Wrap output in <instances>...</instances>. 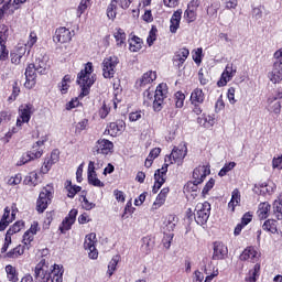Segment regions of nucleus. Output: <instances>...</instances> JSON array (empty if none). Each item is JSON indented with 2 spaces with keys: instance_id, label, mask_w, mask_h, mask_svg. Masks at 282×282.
Wrapping results in <instances>:
<instances>
[{
  "instance_id": "nucleus-1",
  "label": "nucleus",
  "mask_w": 282,
  "mask_h": 282,
  "mask_svg": "<svg viewBox=\"0 0 282 282\" xmlns=\"http://www.w3.org/2000/svg\"><path fill=\"white\" fill-rule=\"evenodd\" d=\"M167 94L166 84H160L155 89V94L153 89L149 87L143 93V105L147 107L153 105L154 111H162V105H164V98H166Z\"/></svg>"
},
{
  "instance_id": "nucleus-2",
  "label": "nucleus",
  "mask_w": 282,
  "mask_h": 282,
  "mask_svg": "<svg viewBox=\"0 0 282 282\" xmlns=\"http://www.w3.org/2000/svg\"><path fill=\"white\" fill-rule=\"evenodd\" d=\"M94 65L91 62H88L83 70L77 75V85H79L82 93L79 98H85V96H89V89H91V85L96 83V78H94Z\"/></svg>"
},
{
  "instance_id": "nucleus-3",
  "label": "nucleus",
  "mask_w": 282,
  "mask_h": 282,
  "mask_svg": "<svg viewBox=\"0 0 282 282\" xmlns=\"http://www.w3.org/2000/svg\"><path fill=\"white\" fill-rule=\"evenodd\" d=\"M210 217V203H198L194 210V219L198 226H204Z\"/></svg>"
},
{
  "instance_id": "nucleus-4",
  "label": "nucleus",
  "mask_w": 282,
  "mask_h": 282,
  "mask_svg": "<svg viewBox=\"0 0 282 282\" xmlns=\"http://www.w3.org/2000/svg\"><path fill=\"white\" fill-rule=\"evenodd\" d=\"M120 59L116 55H110L105 57L101 63L102 76L104 78H113L116 76V67H118Z\"/></svg>"
},
{
  "instance_id": "nucleus-5",
  "label": "nucleus",
  "mask_w": 282,
  "mask_h": 282,
  "mask_svg": "<svg viewBox=\"0 0 282 282\" xmlns=\"http://www.w3.org/2000/svg\"><path fill=\"white\" fill-rule=\"evenodd\" d=\"M187 153L188 149L186 145L175 147L171 154L165 158V164H177L178 166H182Z\"/></svg>"
},
{
  "instance_id": "nucleus-6",
  "label": "nucleus",
  "mask_w": 282,
  "mask_h": 282,
  "mask_svg": "<svg viewBox=\"0 0 282 282\" xmlns=\"http://www.w3.org/2000/svg\"><path fill=\"white\" fill-rule=\"evenodd\" d=\"M50 263L45 259H42L35 267L34 278L36 282L50 281Z\"/></svg>"
},
{
  "instance_id": "nucleus-7",
  "label": "nucleus",
  "mask_w": 282,
  "mask_h": 282,
  "mask_svg": "<svg viewBox=\"0 0 282 282\" xmlns=\"http://www.w3.org/2000/svg\"><path fill=\"white\" fill-rule=\"evenodd\" d=\"M131 6V0L122 1V0H111L107 8V17L110 21H115L118 14V7L127 10Z\"/></svg>"
},
{
  "instance_id": "nucleus-8",
  "label": "nucleus",
  "mask_w": 282,
  "mask_h": 282,
  "mask_svg": "<svg viewBox=\"0 0 282 282\" xmlns=\"http://www.w3.org/2000/svg\"><path fill=\"white\" fill-rule=\"evenodd\" d=\"M52 202V188L44 187L39 195L36 202L37 213H43L47 209V205Z\"/></svg>"
},
{
  "instance_id": "nucleus-9",
  "label": "nucleus",
  "mask_w": 282,
  "mask_h": 282,
  "mask_svg": "<svg viewBox=\"0 0 282 282\" xmlns=\"http://www.w3.org/2000/svg\"><path fill=\"white\" fill-rule=\"evenodd\" d=\"M34 113V106L28 104L22 105L19 108V117L17 119V127H22L23 124L30 122V118Z\"/></svg>"
},
{
  "instance_id": "nucleus-10",
  "label": "nucleus",
  "mask_w": 282,
  "mask_h": 282,
  "mask_svg": "<svg viewBox=\"0 0 282 282\" xmlns=\"http://www.w3.org/2000/svg\"><path fill=\"white\" fill-rule=\"evenodd\" d=\"M236 74H237V66L232 64H227L221 74L220 79L217 83L218 87H226L228 83H230L232 78H235Z\"/></svg>"
},
{
  "instance_id": "nucleus-11",
  "label": "nucleus",
  "mask_w": 282,
  "mask_h": 282,
  "mask_svg": "<svg viewBox=\"0 0 282 282\" xmlns=\"http://www.w3.org/2000/svg\"><path fill=\"white\" fill-rule=\"evenodd\" d=\"M85 250H88L89 259H98V249H96V234H88L84 242Z\"/></svg>"
},
{
  "instance_id": "nucleus-12",
  "label": "nucleus",
  "mask_w": 282,
  "mask_h": 282,
  "mask_svg": "<svg viewBox=\"0 0 282 282\" xmlns=\"http://www.w3.org/2000/svg\"><path fill=\"white\" fill-rule=\"evenodd\" d=\"M166 173H169V164H164L161 169L156 170L154 173V186L153 193H158L159 188H162L164 182H166Z\"/></svg>"
},
{
  "instance_id": "nucleus-13",
  "label": "nucleus",
  "mask_w": 282,
  "mask_h": 282,
  "mask_svg": "<svg viewBox=\"0 0 282 282\" xmlns=\"http://www.w3.org/2000/svg\"><path fill=\"white\" fill-rule=\"evenodd\" d=\"M197 8H199V0H192L187 4V9L184 12V19L187 23H194L197 20Z\"/></svg>"
},
{
  "instance_id": "nucleus-14",
  "label": "nucleus",
  "mask_w": 282,
  "mask_h": 282,
  "mask_svg": "<svg viewBox=\"0 0 282 282\" xmlns=\"http://www.w3.org/2000/svg\"><path fill=\"white\" fill-rule=\"evenodd\" d=\"M94 149L98 155H109L113 150V143L107 139H99Z\"/></svg>"
},
{
  "instance_id": "nucleus-15",
  "label": "nucleus",
  "mask_w": 282,
  "mask_h": 282,
  "mask_svg": "<svg viewBox=\"0 0 282 282\" xmlns=\"http://www.w3.org/2000/svg\"><path fill=\"white\" fill-rule=\"evenodd\" d=\"M54 43H69L72 41V31L69 29L62 26L56 29L55 34L53 35Z\"/></svg>"
},
{
  "instance_id": "nucleus-16",
  "label": "nucleus",
  "mask_w": 282,
  "mask_h": 282,
  "mask_svg": "<svg viewBox=\"0 0 282 282\" xmlns=\"http://www.w3.org/2000/svg\"><path fill=\"white\" fill-rule=\"evenodd\" d=\"M207 175H210V166L199 165L193 172V180L195 181V184H202Z\"/></svg>"
},
{
  "instance_id": "nucleus-17",
  "label": "nucleus",
  "mask_w": 282,
  "mask_h": 282,
  "mask_svg": "<svg viewBox=\"0 0 282 282\" xmlns=\"http://www.w3.org/2000/svg\"><path fill=\"white\" fill-rule=\"evenodd\" d=\"M26 82L24 83V87L26 89H32L34 85H36V66L34 64H29L25 70Z\"/></svg>"
},
{
  "instance_id": "nucleus-18",
  "label": "nucleus",
  "mask_w": 282,
  "mask_h": 282,
  "mask_svg": "<svg viewBox=\"0 0 282 282\" xmlns=\"http://www.w3.org/2000/svg\"><path fill=\"white\" fill-rule=\"evenodd\" d=\"M76 215H78V210L72 209L68 215L65 217V219L62 221V225L59 226L61 232L65 234L67 230H72V226H74L76 221Z\"/></svg>"
},
{
  "instance_id": "nucleus-19",
  "label": "nucleus",
  "mask_w": 282,
  "mask_h": 282,
  "mask_svg": "<svg viewBox=\"0 0 282 282\" xmlns=\"http://www.w3.org/2000/svg\"><path fill=\"white\" fill-rule=\"evenodd\" d=\"M36 232H39V223L34 221L30 229L23 235L22 243H24L26 248H32V241H34V235H36Z\"/></svg>"
},
{
  "instance_id": "nucleus-20",
  "label": "nucleus",
  "mask_w": 282,
  "mask_h": 282,
  "mask_svg": "<svg viewBox=\"0 0 282 282\" xmlns=\"http://www.w3.org/2000/svg\"><path fill=\"white\" fill-rule=\"evenodd\" d=\"M261 254L254 247H247L242 253L240 254V261H250V263H254Z\"/></svg>"
},
{
  "instance_id": "nucleus-21",
  "label": "nucleus",
  "mask_w": 282,
  "mask_h": 282,
  "mask_svg": "<svg viewBox=\"0 0 282 282\" xmlns=\"http://www.w3.org/2000/svg\"><path fill=\"white\" fill-rule=\"evenodd\" d=\"M191 52L187 48H181L178 50L173 57V65L177 67L178 69L186 63V58H188V55Z\"/></svg>"
},
{
  "instance_id": "nucleus-22",
  "label": "nucleus",
  "mask_w": 282,
  "mask_h": 282,
  "mask_svg": "<svg viewBox=\"0 0 282 282\" xmlns=\"http://www.w3.org/2000/svg\"><path fill=\"white\" fill-rule=\"evenodd\" d=\"M182 22V9L176 10L170 19V32L171 34H177L180 30V23Z\"/></svg>"
},
{
  "instance_id": "nucleus-23",
  "label": "nucleus",
  "mask_w": 282,
  "mask_h": 282,
  "mask_svg": "<svg viewBox=\"0 0 282 282\" xmlns=\"http://www.w3.org/2000/svg\"><path fill=\"white\" fill-rule=\"evenodd\" d=\"M45 142H47V137H42L41 140L33 144L31 151L28 152L31 154V158H33V160H39L40 158H42L43 150L41 149V147H43Z\"/></svg>"
},
{
  "instance_id": "nucleus-24",
  "label": "nucleus",
  "mask_w": 282,
  "mask_h": 282,
  "mask_svg": "<svg viewBox=\"0 0 282 282\" xmlns=\"http://www.w3.org/2000/svg\"><path fill=\"white\" fill-rule=\"evenodd\" d=\"M30 248L31 247L25 246V243L18 245L15 248L4 253V259H19V257H23L25 250H30Z\"/></svg>"
},
{
  "instance_id": "nucleus-25",
  "label": "nucleus",
  "mask_w": 282,
  "mask_h": 282,
  "mask_svg": "<svg viewBox=\"0 0 282 282\" xmlns=\"http://www.w3.org/2000/svg\"><path fill=\"white\" fill-rule=\"evenodd\" d=\"M228 254V247L224 245V242H215L214 243V253H213V259L215 261H220Z\"/></svg>"
},
{
  "instance_id": "nucleus-26",
  "label": "nucleus",
  "mask_w": 282,
  "mask_h": 282,
  "mask_svg": "<svg viewBox=\"0 0 282 282\" xmlns=\"http://www.w3.org/2000/svg\"><path fill=\"white\" fill-rule=\"evenodd\" d=\"M206 100V94H204V90L202 88H195L192 90L189 102L191 105H204Z\"/></svg>"
},
{
  "instance_id": "nucleus-27",
  "label": "nucleus",
  "mask_w": 282,
  "mask_h": 282,
  "mask_svg": "<svg viewBox=\"0 0 282 282\" xmlns=\"http://www.w3.org/2000/svg\"><path fill=\"white\" fill-rule=\"evenodd\" d=\"M126 123L122 120H117L115 122H110L109 126L107 127V131L109 135H112L115 138L119 133H122L124 131Z\"/></svg>"
},
{
  "instance_id": "nucleus-28",
  "label": "nucleus",
  "mask_w": 282,
  "mask_h": 282,
  "mask_svg": "<svg viewBox=\"0 0 282 282\" xmlns=\"http://www.w3.org/2000/svg\"><path fill=\"white\" fill-rule=\"evenodd\" d=\"M51 282H63V267L53 264L48 267Z\"/></svg>"
},
{
  "instance_id": "nucleus-29",
  "label": "nucleus",
  "mask_w": 282,
  "mask_h": 282,
  "mask_svg": "<svg viewBox=\"0 0 282 282\" xmlns=\"http://www.w3.org/2000/svg\"><path fill=\"white\" fill-rule=\"evenodd\" d=\"M268 78H269V80H271V83H274V85H276V83H281V80H282L281 63L273 64V69H272V72H270L268 74Z\"/></svg>"
},
{
  "instance_id": "nucleus-30",
  "label": "nucleus",
  "mask_w": 282,
  "mask_h": 282,
  "mask_svg": "<svg viewBox=\"0 0 282 282\" xmlns=\"http://www.w3.org/2000/svg\"><path fill=\"white\" fill-rule=\"evenodd\" d=\"M170 193L169 187H165L163 189H161L160 194L156 196L151 210H158L159 208H162V206H164L165 202H166V197Z\"/></svg>"
},
{
  "instance_id": "nucleus-31",
  "label": "nucleus",
  "mask_w": 282,
  "mask_h": 282,
  "mask_svg": "<svg viewBox=\"0 0 282 282\" xmlns=\"http://www.w3.org/2000/svg\"><path fill=\"white\" fill-rule=\"evenodd\" d=\"M37 74H45L50 69V57L42 56L36 58L35 64H33Z\"/></svg>"
},
{
  "instance_id": "nucleus-32",
  "label": "nucleus",
  "mask_w": 282,
  "mask_h": 282,
  "mask_svg": "<svg viewBox=\"0 0 282 282\" xmlns=\"http://www.w3.org/2000/svg\"><path fill=\"white\" fill-rule=\"evenodd\" d=\"M267 110L279 116L281 113V101H276V97L270 96L267 99Z\"/></svg>"
},
{
  "instance_id": "nucleus-33",
  "label": "nucleus",
  "mask_w": 282,
  "mask_h": 282,
  "mask_svg": "<svg viewBox=\"0 0 282 282\" xmlns=\"http://www.w3.org/2000/svg\"><path fill=\"white\" fill-rule=\"evenodd\" d=\"M158 78V74L153 70H149L142 75V77L137 82L139 87H147V85H151L153 80Z\"/></svg>"
},
{
  "instance_id": "nucleus-34",
  "label": "nucleus",
  "mask_w": 282,
  "mask_h": 282,
  "mask_svg": "<svg viewBox=\"0 0 282 282\" xmlns=\"http://www.w3.org/2000/svg\"><path fill=\"white\" fill-rule=\"evenodd\" d=\"M241 204V192L238 188H235L231 192V199L228 203V208L231 213H235V208Z\"/></svg>"
},
{
  "instance_id": "nucleus-35",
  "label": "nucleus",
  "mask_w": 282,
  "mask_h": 282,
  "mask_svg": "<svg viewBox=\"0 0 282 282\" xmlns=\"http://www.w3.org/2000/svg\"><path fill=\"white\" fill-rule=\"evenodd\" d=\"M24 184L26 186H31V188H34V186H39V184H41V178L39 177V173H36L35 171L30 172L24 177Z\"/></svg>"
},
{
  "instance_id": "nucleus-36",
  "label": "nucleus",
  "mask_w": 282,
  "mask_h": 282,
  "mask_svg": "<svg viewBox=\"0 0 282 282\" xmlns=\"http://www.w3.org/2000/svg\"><path fill=\"white\" fill-rule=\"evenodd\" d=\"M259 272H261V264L256 263L251 270L247 273L245 281L246 282H257V278L259 276Z\"/></svg>"
},
{
  "instance_id": "nucleus-37",
  "label": "nucleus",
  "mask_w": 282,
  "mask_h": 282,
  "mask_svg": "<svg viewBox=\"0 0 282 282\" xmlns=\"http://www.w3.org/2000/svg\"><path fill=\"white\" fill-rule=\"evenodd\" d=\"M10 224H12V218L10 217V207H6L0 220V232H3V230L10 226Z\"/></svg>"
},
{
  "instance_id": "nucleus-38",
  "label": "nucleus",
  "mask_w": 282,
  "mask_h": 282,
  "mask_svg": "<svg viewBox=\"0 0 282 282\" xmlns=\"http://www.w3.org/2000/svg\"><path fill=\"white\" fill-rule=\"evenodd\" d=\"M270 203H260L258 207V217L259 219H268L270 215Z\"/></svg>"
},
{
  "instance_id": "nucleus-39",
  "label": "nucleus",
  "mask_w": 282,
  "mask_h": 282,
  "mask_svg": "<svg viewBox=\"0 0 282 282\" xmlns=\"http://www.w3.org/2000/svg\"><path fill=\"white\" fill-rule=\"evenodd\" d=\"M273 215L281 221L282 219V193L279 195V198L273 203Z\"/></svg>"
},
{
  "instance_id": "nucleus-40",
  "label": "nucleus",
  "mask_w": 282,
  "mask_h": 282,
  "mask_svg": "<svg viewBox=\"0 0 282 282\" xmlns=\"http://www.w3.org/2000/svg\"><path fill=\"white\" fill-rule=\"evenodd\" d=\"M129 50L130 52H140L142 50V39L132 36L129 40Z\"/></svg>"
},
{
  "instance_id": "nucleus-41",
  "label": "nucleus",
  "mask_w": 282,
  "mask_h": 282,
  "mask_svg": "<svg viewBox=\"0 0 282 282\" xmlns=\"http://www.w3.org/2000/svg\"><path fill=\"white\" fill-rule=\"evenodd\" d=\"M65 188L67 191V197L74 198L77 193H80V186L72 185V181H66Z\"/></svg>"
},
{
  "instance_id": "nucleus-42",
  "label": "nucleus",
  "mask_w": 282,
  "mask_h": 282,
  "mask_svg": "<svg viewBox=\"0 0 282 282\" xmlns=\"http://www.w3.org/2000/svg\"><path fill=\"white\" fill-rule=\"evenodd\" d=\"M7 278L11 282H19V274L17 273V268L8 264L6 267Z\"/></svg>"
},
{
  "instance_id": "nucleus-43",
  "label": "nucleus",
  "mask_w": 282,
  "mask_h": 282,
  "mask_svg": "<svg viewBox=\"0 0 282 282\" xmlns=\"http://www.w3.org/2000/svg\"><path fill=\"white\" fill-rule=\"evenodd\" d=\"M260 193H268L270 195L273 191H276V184L272 181H268L267 183L260 184Z\"/></svg>"
},
{
  "instance_id": "nucleus-44",
  "label": "nucleus",
  "mask_w": 282,
  "mask_h": 282,
  "mask_svg": "<svg viewBox=\"0 0 282 282\" xmlns=\"http://www.w3.org/2000/svg\"><path fill=\"white\" fill-rule=\"evenodd\" d=\"M262 229L267 230V232H272V235L276 234V220L268 219L262 225Z\"/></svg>"
},
{
  "instance_id": "nucleus-45",
  "label": "nucleus",
  "mask_w": 282,
  "mask_h": 282,
  "mask_svg": "<svg viewBox=\"0 0 282 282\" xmlns=\"http://www.w3.org/2000/svg\"><path fill=\"white\" fill-rule=\"evenodd\" d=\"M175 226H177V217L175 215L167 216L165 220V228L169 232H173V230H175Z\"/></svg>"
},
{
  "instance_id": "nucleus-46",
  "label": "nucleus",
  "mask_w": 282,
  "mask_h": 282,
  "mask_svg": "<svg viewBox=\"0 0 282 282\" xmlns=\"http://www.w3.org/2000/svg\"><path fill=\"white\" fill-rule=\"evenodd\" d=\"M69 83H72V76L65 75L58 85L62 94H66L69 90Z\"/></svg>"
},
{
  "instance_id": "nucleus-47",
  "label": "nucleus",
  "mask_w": 282,
  "mask_h": 282,
  "mask_svg": "<svg viewBox=\"0 0 282 282\" xmlns=\"http://www.w3.org/2000/svg\"><path fill=\"white\" fill-rule=\"evenodd\" d=\"M115 39H116L117 45L122 46L127 41V33H124V30L122 29H117V31L115 32Z\"/></svg>"
},
{
  "instance_id": "nucleus-48",
  "label": "nucleus",
  "mask_w": 282,
  "mask_h": 282,
  "mask_svg": "<svg viewBox=\"0 0 282 282\" xmlns=\"http://www.w3.org/2000/svg\"><path fill=\"white\" fill-rule=\"evenodd\" d=\"M88 184H90L91 186H96L97 188L105 187V183L100 181V178L98 177V174L88 175Z\"/></svg>"
},
{
  "instance_id": "nucleus-49",
  "label": "nucleus",
  "mask_w": 282,
  "mask_h": 282,
  "mask_svg": "<svg viewBox=\"0 0 282 282\" xmlns=\"http://www.w3.org/2000/svg\"><path fill=\"white\" fill-rule=\"evenodd\" d=\"M25 228V223L20 220L14 223L7 231L9 235H17V232H21Z\"/></svg>"
},
{
  "instance_id": "nucleus-50",
  "label": "nucleus",
  "mask_w": 282,
  "mask_h": 282,
  "mask_svg": "<svg viewBox=\"0 0 282 282\" xmlns=\"http://www.w3.org/2000/svg\"><path fill=\"white\" fill-rule=\"evenodd\" d=\"M89 6H91V0H82L78 8H77V18L80 19V17H83V14H85V11L87 10V8H89Z\"/></svg>"
},
{
  "instance_id": "nucleus-51",
  "label": "nucleus",
  "mask_w": 282,
  "mask_h": 282,
  "mask_svg": "<svg viewBox=\"0 0 282 282\" xmlns=\"http://www.w3.org/2000/svg\"><path fill=\"white\" fill-rule=\"evenodd\" d=\"M8 36H10V29L8 25H0V43H8Z\"/></svg>"
},
{
  "instance_id": "nucleus-52",
  "label": "nucleus",
  "mask_w": 282,
  "mask_h": 282,
  "mask_svg": "<svg viewBox=\"0 0 282 282\" xmlns=\"http://www.w3.org/2000/svg\"><path fill=\"white\" fill-rule=\"evenodd\" d=\"M237 166V163L235 162H229L224 165V167L219 171L218 175L219 177H225V175H228L232 169Z\"/></svg>"
},
{
  "instance_id": "nucleus-53",
  "label": "nucleus",
  "mask_w": 282,
  "mask_h": 282,
  "mask_svg": "<svg viewBox=\"0 0 282 282\" xmlns=\"http://www.w3.org/2000/svg\"><path fill=\"white\" fill-rule=\"evenodd\" d=\"M184 100H186V95L182 91H177L175 94V106L177 109H182V107H184Z\"/></svg>"
},
{
  "instance_id": "nucleus-54",
  "label": "nucleus",
  "mask_w": 282,
  "mask_h": 282,
  "mask_svg": "<svg viewBox=\"0 0 282 282\" xmlns=\"http://www.w3.org/2000/svg\"><path fill=\"white\" fill-rule=\"evenodd\" d=\"M34 159L32 158V154L26 152L21 155L19 161L17 162V166H23L28 164V162H32Z\"/></svg>"
},
{
  "instance_id": "nucleus-55",
  "label": "nucleus",
  "mask_w": 282,
  "mask_h": 282,
  "mask_svg": "<svg viewBox=\"0 0 282 282\" xmlns=\"http://www.w3.org/2000/svg\"><path fill=\"white\" fill-rule=\"evenodd\" d=\"M118 261H119L118 257H113V258L110 260V262H109V264H108V271H107V274H108L109 276H112V275H113V272H116V268L118 267Z\"/></svg>"
},
{
  "instance_id": "nucleus-56",
  "label": "nucleus",
  "mask_w": 282,
  "mask_h": 282,
  "mask_svg": "<svg viewBox=\"0 0 282 282\" xmlns=\"http://www.w3.org/2000/svg\"><path fill=\"white\" fill-rule=\"evenodd\" d=\"M142 118H144V112L142 110H137L129 113L130 122H138L139 120H142Z\"/></svg>"
},
{
  "instance_id": "nucleus-57",
  "label": "nucleus",
  "mask_w": 282,
  "mask_h": 282,
  "mask_svg": "<svg viewBox=\"0 0 282 282\" xmlns=\"http://www.w3.org/2000/svg\"><path fill=\"white\" fill-rule=\"evenodd\" d=\"M142 248H144V250H147L148 252H151V250H153L155 241H153L151 237H144L142 239Z\"/></svg>"
},
{
  "instance_id": "nucleus-58",
  "label": "nucleus",
  "mask_w": 282,
  "mask_h": 282,
  "mask_svg": "<svg viewBox=\"0 0 282 282\" xmlns=\"http://www.w3.org/2000/svg\"><path fill=\"white\" fill-rule=\"evenodd\" d=\"M10 56V51L6 46V43H0V61H8Z\"/></svg>"
},
{
  "instance_id": "nucleus-59",
  "label": "nucleus",
  "mask_w": 282,
  "mask_h": 282,
  "mask_svg": "<svg viewBox=\"0 0 282 282\" xmlns=\"http://www.w3.org/2000/svg\"><path fill=\"white\" fill-rule=\"evenodd\" d=\"M23 181V176L21 174H15L8 180L9 186H19Z\"/></svg>"
},
{
  "instance_id": "nucleus-60",
  "label": "nucleus",
  "mask_w": 282,
  "mask_h": 282,
  "mask_svg": "<svg viewBox=\"0 0 282 282\" xmlns=\"http://www.w3.org/2000/svg\"><path fill=\"white\" fill-rule=\"evenodd\" d=\"M87 124H89V121L87 119H83L75 126V133H83L85 129H87Z\"/></svg>"
},
{
  "instance_id": "nucleus-61",
  "label": "nucleus",
  "mask_w": 282,
  "mask_h": 282,
  "mask_svg": "<svg viewBox=\"0 0 282 282\" xmlns=\"http://www.w3.org/2000/svg\"><path fill=\"white\" fill-rule=\"evenodd\" d=\"M36 41H39L36 33L31 32L29 36V41L26 42V44H24V47H34V45L36 44Z\"/></svg>"
},
{
  "instance_id": "nucleus-62",
  "label": "nucleus",
  "mask_w": 282,
  "mask_h": 282,
  "mask_svg": "<svg viewBox=\"0 0 282 282\" xmlns=\"http://www.w3.org/2000/svg\"><path fill=\"white\" fill-rule=\"evenodd\" d=\"M272 169H276L278 171H282V155L273 158Z\"/></svg>"
},
{
  "instance_id": "nucleus-63",
  "label": "nucleus",
  "mask_w": 282,
  "mask_h": 282,
  "mask_svg": "<svg viewBox=\"0 0 282 282\" xmlns=\"http://www.w3.org/2000/svg\"><path fill=\"white\" fill-rule=\"evenodd\" d=\"M173 234H165V236L163 237V246L164 248H166V250H169V248H171V242L173 241Z\"/></svg>"
},
{
  "instance_id": "nucleus-64",
  "label": "nucleus",
  "mask_w": 282,
  "mask_h": 282,
  "mask_svg": "<svg viewBox=\"0 0 282 282\" xmlns=\"http://www.w3.org/2000/svg\"><path fill=\"white\" fill-rule=\"evenodd\" d=\"M198 184H202V183H195V180L194 181H189V182H187V184L185 185V191H187V192H193V193H195V192H197V185Z\"/></svg>"
}]
</instances>
